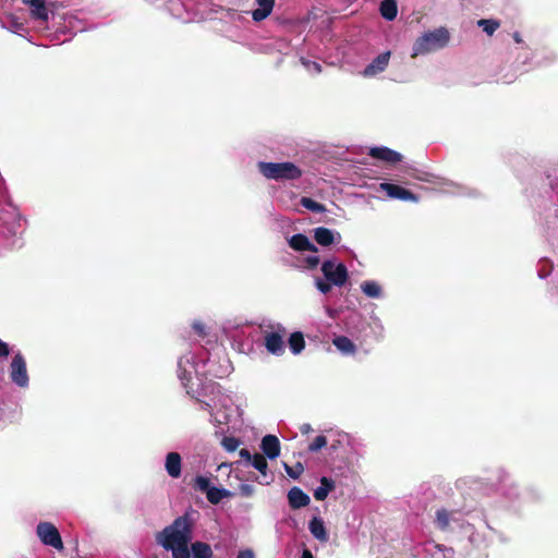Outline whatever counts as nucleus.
Masks as SVG:
<instances>
[{"label": "nucleus", "instance_id": "f257e3e1", "mask_svg": "<svg viewBox=\"0 0 558 558\" xmlns=\"http://www.w3.org/2000/svg\"><path fill=\"white\" fill-rule=\"evenodd\" d=\"M231 366L229 361L225 366H220L216 368L210 360L207 362L195 361V353L187 352L182 355L178 361V377L182 384V386L186 389V392L191 396H194L196 389L201 381L202 377L210 375L215 377H223L229 374Z\"/></svg>", "mask_w": 558, "mask_h": 558}, {"label": "nucleus", "instance_id": "f03ea898", "mask_svg": "<svg viewBox=\"0 0 558 558\" xmlns=\"http://www.w3.org/2000/svg\"><path fill=\"white\" fill-rule=\"evenodd\" d=\"M192 538L193 520L189 513L178 517L156 536L157 543L172 553V558H190Z\"/></svg>", "mask_w": 558, "mask_h": 558}, {"label": "nucleus", "instance_id": "7ed1b4c3", "mask_svg": "<svg viewBox=\"0 0 558 558\" xmlns=\"http://www.w3.org/2000/svg\"><path fill=\"white\" fill-rule=\"evenodd\" d=\"M320 270L324 278L316 277L314 283L316 289L323 294H328L333 286L343 287L349 279L347 266L335 258L324 260Z\"/></svg>", "mask_w": 558, "mask_h": 558}, {"label": "nucleus", "instance_id": "20e7f679", "mask_svg": "<svg viewBox=\"0 0 558 558\" xmlns=\"http://www.w3.org/2000/svg\"><path fill=\"white\" fill-rule=\"evenodd\" d=\"M450 39L446 27H438L423 33L413 44L411 57L425 56L445 48Z\"/></svg>", "mask_w": 558, "mask_h": 558}, {"label": "nucleus", "instance_id": "39448f33", "mask_svg": "<svg viewBox=\"0 0 558 558\" xmlns=\"http://www.w3.org/2000/svg\"><path fill=\"white\" fill-rule=\"evenodd\" d=\"M259 172L268 180L291 181L301 178L302 170L293 162H265L257 163Z\"/></svg>", "mask_w": 558, "mask_h": 558}, {"label": "nucleus", "instance_id": "423d86ee", "mask_svg": "<svg viewBox=\"0 0 558 558\" xmlns=\"http://www.w3.org/2000/svg\"><path fill=\"white\" fill-rule=\"evenodd\" d=\"M36 534L44 545L51 546L57 550L63 549L61 535L52 523L39 522L36 527Z\"/></svg>", "mask_w": 558, "mask_h": 558}, {"label": "nucleus", "instance_id": "0eeeda50", "mask_svg": "<svg viewBox=\"0 0 558 558\" xmlns=\"http://www.w3.org/2000/svg\"><path fill=\"white\" fill-rule=\"evenodd\" d=\"M10 377L16 386L21 388L28 387L29 378L26 362L21 353H16L12 359L10 365Z\"/></svg>", "mask_w": 558, "mask_h": 558}, {"label": "nucleus", "instance_id": "6e6552de", "mask_svg": "<svg viewBox=\"0 0 558 558\" xmlns=\"http://www.w3.org/2000/svg\"><path fill=\"white\" fill-rule=\"evenodd\" d=\"M287 333L284 327L278 325L276 330L267 332L265 335V347L267 351L274 355L280 356L284 352L283 338Z\"/></svg>", "mask_w": 558, "mask_h": 558}, {"label": "nucleus", "instance_id": "1a4fd4ad", "mask_svg": "<svg viewBox=\"0 0 558 558\" xmlns=\"http://www.w3.org/2000/svg\"><path fill=\"white\" fill-rule=\"evenodd\" d=\"M379 190L386 192L387 196L393 199L418 202V197L415 194L397 184L384 182L379 184Z\"/></svg>", "mask_w": 558, "mask_h": 558}, {"label": "nucleus", "instance_id": "9d476101", "mask_svg": "<svg viewBox=\"0 0 558 558\" xmlns=\"http://www.w3.org/2000/svg\"><path fill=\"white\" fill-rule=\"evenodd\" d=\"M390 51L378 54L362 72L365 77H373L384 72L389 64Z\"/></svg>", "mask_w": 558, "mask_h": 558}, {"label": "nucleus", "instance_id": "9b49d317", "mask_svg": "<svg viewBox=\"0 0 558 558\" xmlns=\"http://www.w3.org/2000/svg\"><path fill=\"white\" fill-rule=\"evenodd\" d=\"M315 241L322 246H329L333 243H340L342 240L341 234L338 231L318 227L313 230Z\"/></svg>", "mask_w": 558, "mask_h": 558}, {"label": "nucleus", "instance_id": "f8f14e48", "mask_svg": "<svg viewBox=\"0 0 558 558\" xmlns=\"http://www.w3.org/2000/svg\"><path fill=\"white\" fill-rule=\"evenodd\" d=\"M260 449L268 459L274 460L278 458L280 454V441L278 437L275 435L264 436L260 442Z\"/></svg>", "mask_w": 558, "mask_h": 558}, {"label": "nucleus", "instance_id": "ddd939ff", "mask_svg": "<svg viewBox=\"0 0 558 558\" xmlns=\"http://www.w3.org/2000/svg\"><path fill=\"white\" fill-rule=\"evenodd\" d=\"M165 470L171 478H179L182 472V458L178 452H169L165 459Z\"/></svg>", "mask_w": 558, "mask_h": 558}, {"label": "nucleus", "instance_id": "4468645a", "mask_svg": "<svg viewBox=\"0 0 558 558\" xmlns=\"http://www.w3.org/2000/svg\"><path fill=\"white\" fill-rule=\"evenodd\" d=\"M288 501L292 509H300L308 506L311 498L300 487L294 486L288 492Z\"/></svg>", "mask_w": 558, "mask_h": 558}, {"label": "nucleus", "instance_id": "2eb2a0df", "mask_svg": "<svg viewBox=\"0 0 558 558\" xmlns=\"http://www.w3.org/2000/svg\"><path fill=\"white\" fill-rule=\"evenodd\" d=\"M25 4L29 5L31 15L33 19L47 22L49 20V9L47 8L46 0H23Z\"/></svg>", "mask_w": 558, "mask_h": 558}, {"label": "nucleus", "instance_id": "dca6fc26", "mask_svg": "<svg viewBox=\"0 0 558 558\" xmlns=\"http://www.w3.org/2000/svg\"><path fill=\"white\" fill-rule=\"evenodd\" d=\"M288 243L291 248H293L294 251H298V252H303V251H310L312 253L318 252V248L310 241V239L305 234H302V233L292 235L288 240Z\"/></svg>", "mask_w": 558, "mask_h": 558}, {"label": "nucleus", "instance_id": "f3484780", "mask_svg": "<svg viewBox=\"0 0 558 558\" xmlns=\"http://www.w3.org/2000/svg\"><path fill=\"white\" fill-rule=\"evenodd\" d=\"M308 530L314 538L320 543H327L329 534L326 530L325 522L320 517H313L308 523Z\"/></svg>", "mask_w": 558, "mask_h": 558}, {"label": "nucleus", "instance_id": "a211bd4d", "mask_svg": "<svg viewBox=\"0 0 558 558\" xmlns=\"http://www.w3.org/2000/svg\"><path fill=\"white\" fill-rule=\"evenodd\" d=\"M369 156L390 163L399 162L402 158L401 154L385 146L371 148Z\"/></svg>", "mask_w": 558, "mask_h": 558}, {"label": "nucleus", "instance_id": "6ab92c4d", "mask_svg": "<svg viewBox=\"0 0 558 558\" xmlns=\"http://www.w3.org/2000/svg\"><path fill=\"white\" fill-rule=\"evenodd\" d=\"M257 9L252 11V19L255 22H260L267 19L272 12L275 0H255Z\"/></svg>", "mask_w": 558, "mask_h": 558}, {"label": "nucleus", "instance_id": "aec40b11", "mask_svg": "<svg viewBox=\"0 0 558 558\" xmlns=\"http://www.w3.org/2000/svg\"><path fill=\"white\" fill-rule=\"evenodd\" d=\"M361 291L371 299H380L383 298V288L375 280H365L360 286Z\"/></svg>", "mask_w": 558, "mask_h": 558}, {"label": "nucleus", "instance_id": "412c9836", "mask_svg": "<svg viewBox=\"0 0 558 558\" xmlns=\"http://www.w3.org/2000/svg\"><path fill=\"white\" fill-rule=\"evenodd\" d=\"M451 522L460 525L459 520L456 518L454 512H449L445 509L437 510L436 524L440 530H442V531L447 530Z\"/></svg>", "mask_w": 558, "mask_h": 558}, {"label": "nucleus", "instance_id": "4be33fe9", "mask_svg": "<svg viewBox=\"0 0 558 558\" xmlns=\"http://www.w3.org/2000/svg\"><path fill=\"white\" fill-rule=\"evenodd\" d=\"M335 488V482L331 478L323 476L320 478V485L314 490V498L323 501L327 498L329 493Z\"/></svg>", "mask_w": 558, "mask_h": 558}, {"label": "nucleus", "instance_id": "5701e85b", "mask_svg": "<svg viewBox=\"0 0 558 558\" xmlns=\"http://www.w3.org/2000/svg\"><path fill=\"white\" fill-rule=\"evenodd\" d=\"M211 547L204 542H195L191 545L190 558H211Z\"/></svg>", "mask_w": 558, "mask_h": 558}, {"label": "nucleus", "instance_id": "b1692460", "mask_svg": "<svg viewBox=\"0 0 558 558\" xmlns=\"http://www.w3.org/2000/svg\"><path fill=\"white\" fill-rule=\"evenodd\" d=\"M333 345L344 355H351L355 352L356 347L351 339L345 336H338L332 340Z\"/></svg>", "mask_w": 558, "mask_h": 558}, {"label": "nucleus", "instance_id": "393cba45", "mask_svg": "<svg viewBox=\"0 0 558 558\" xmlns=\"http://www.w3.org/2000/svg\"><path fill=\"white\" fill-rule=\"evenodd\" d=\"M381 16L387 21H393L398 14L396 0H383L379 7Z\"/></svg>", "mask_w": 558, "mask_h": 558}, {"label": "nucleus", "instance_id": "a878e982", "mask_svg": "<svg viewBox=\"0 0 558 558\" xmlns=\"http://www.w3.org/2000/svg\"><path fill=\"white\" fill-rule=\"evenodd\" d=\"M288 344H289L290 351L293 354H295V355L300 354L305 347L303 333L300 331H295V332L291 333L289 337V340H288Z\"/></svg>", "mask_w": 558, "mask_h": 558}, {"label": "nucleus", "instance_id": "bb28decb", "mask_svg": "<svg viewBox=\"0 0 558 558\" xmlns=\"http://www.w3.org/2000/svg\"><path fill=\"white\" fill-rule=\"evenodd\" d=\"M230 496V492L226 488L211 487L207 494V500L213 505H218L223 498Z\"/></svg>", "mask_w": 558, "mask_h": 558}, {"label": "nucleus", "instance_id": "cd10ccee", "mask_svg": "<svg viewBox=\"0 0 558 558\" xmlns=\"http://www.w3.org/2000/svg\"><path fill=\"white\" fill-rule=\"evenodd\" d=\"M478 27L483 29L488 36H492L500 26L496 20L482 19L477 21Z\"/></svg>", "mask_w": 558, "mask_h": 558}, {"label": "nucleus", "instance_id": "c85d7f7f", "mask_svg": "<svg viewBox=\"0 0 558 558\" xmlns=\"http://www.w3.org/2000/svg\"><path fill=\"white\" fill-rule=\"evenodd\" d=\"M301 204H302V206L304 208H306V209H308V210H311L313 213H324V211H326V207L323 204H320V203H318V202H316V201H314V199H312L310 197H302Z\"/></svg>", "mask_w": 558, "mask_h": 558}, {"label": "nucleus", "instance_id": "c756f323", "mask_svg": "<svg viewBox=\"0 0 558 558\" xmlns=\"http://www.w3.org/2000/svg\"><path fill=\"white\" fill-rule=\"evenodd\" d=\"M254 469L259 471L262 474H266L268 463L264 456L256 453L253 457V460L250 463Z\"/></svg>", "mask_w": 558, "mask_h": 558}, {"label": "nucleus", "instance_id": "7c9ffc66", "mask_svg": "<svg viewBox=\"0 0 558 558\" xmlns=\"http://www.w3.org/2000/svg\"><path fill=\"white\" fill-rule=\"evenodd\" d=\"M194 487L202 492L207 494V492L213 487L210 485V478L207 476L198 475L194 480Z\"/></svg>", "mask_w": 558, "mask_h": 558}, {"label": "nucleus", "instance_id": "2f4dec72", "mask_svg": "<svg viewBox=\"0 0 558 558\" xmlns=\"http://www.w3.org/2000/svg\"><path fill=\"white\" fill-rule=\"evenodd\" d=\"M300 62L311 74H319L322 72V65L316 61H311L304 57H301Z\"/></svg>", "mask_w": 558, "mask_h": 558}, {"label": "nucleus", "instance_id": "473e14b6", "mask_svg": "<svg viewBox=\"0 0 558 558\" xmlns=\"http://www.w3.org/2000/svg\"><path fill=\"white\" fill-rule=\"evenodd\" d=\"M327 446V438L324 435H318L315 439L308 445L307 449L310 452H318L324 447Z\"/></svg>", "mask_w": 558, "mask_h": 558}, {"label": "nucleus", "instance_id": "72a5a7b5", "mask_svg": "<svg viewBox=\"0 0 558 558\" xmlns=\"http://www.w3.org/2000/svg\"><path fill=\"white\" fill-rule=\"evenodd\" d=\"M283 466L287 474L294 480L299 478L300 475L304 472V466L301 462L295 463V465L293 466H290L289 464L284 463Z\"/></svg>", "mask_w": 558, "mask_h": 558}, {"label": "nucleus", "instance_id": "f704fd0d", "mask_svg": "<svg viewBox=\"0 0 558 558\" xmlns=\"http://www.w3.org/2000/svg\"><path fill=\"white\" fill-rule=\"evenodd\" d=\"M221 446L228 452L235 451L240 446V440L235 437H223L221 440Z\"/></svg>", "mask_w": 558, "mask_h": 558}, {"label": "nucleus", "instance_id": "c9c22d12", "mask_svg": "<svg viewBox=\"0 0 558 558\" xmlns=\"http://www.w3.org/2000/svg\"><path fill=\"white\" fill-rule=\"evenodd\" d=\"M320 263V258L316 253L308 255L304 258V264L307 269H315Z\"/></svg>", "mask_w": 558, "mask_h": 558}, {"label": "nucleus", "instance_id": "e433bc0d", "mask_svg": "<svg viewBox=\"0 0 558 558\" xmlns=\"http://www.w3.org/2000/svg\"><path fill=\"white\" fill-rule=\"evenodd\" d=\"M192 328L196 335L199 337H205L207 335V327L206 325L201 320H194L192 324Z\"/></svg>", "mask_w": 558, "mask_h": 558}, {"label": "nucleus", "instance_id": "4c0bfd02", "mask_svg": "<svg viewBox=\"0 0 558 558\" xmlns=\"http://www.w3.org/2000/svg\"><path fill=\"white\" fill-rule=\"evenodd\" d=\"M204 408L208 411H213V408L209 403H204ZM210 415H211L213 420L218 424H223V423H227V421H228L227 415H223L222 418H220L218 414H214L213 412H210Z\"/></svg>", "mask_w": 558, "mask_h": 558}, {"label": "nucleus", "instance_id": "58836bf2", "mask_svg": "<svg viewBox=\"0 0 558 558\" xmlns=\"http://www.w3.org/2000/svg\"><path fill=\"white\" fill-rule=\"evenodd\" d=\"M254 486L251 484H241L240 493L244 497H251L254 494Z\"/></svg>", "mask_w": 558, "mask_h": 558}, {"label": "nucleus", "instance_id": "ea45409f", "mask_svg": "<svg viewBox=\"0 0 558 558\" xmlns=\"http://www.w3.org/2000/svg\"><path fill=\"white\" fill-rule=\"evenodd\" d=\"M239 454H240V457H241L242 459H244L248 464L251 463V461L253 460V457H254V456H252V454H251V452H250L247 449H245V448L241 449V450H240V452H239Z\"/></svg>", "mask_w": 558, "mask_h": 558}, {"label": "nucleus", "instance_id": "a19ab883", "mask_svg": "<svg viewBox=\"0 0 558 558\" xmlns=\"http://www.w3.org/2000/svg\"><path fill=\"white\" fill-rule=\"evenodd\" d=\"M236 558H255V555L252 549H243L238 553Z\"/></svg>", "mask_w": 558, "mask_h": 558}, {"label": "nucleus", "instance_id": "79ce46f5", "mask_svg": "<svg viewBox=\"0 0 558 558\" xmlns=\"http://www.w3.org/2000/svg\"><path fill=\"white\" fill-rule=\"evenodd\" d=\"M9 347L5 342L0 340V357H7L9 355Z\"/></svg>", "mask_w": 558, "mask_h": 558}, {"label": "nucleus", "instance_id": "37998d69", "mask_svg": "<svg viewBox=\"0 0 558 558\" xmlns=\"http://www.w3.org/2000/svg\"><path fill=\"white\" fill-rule=\"evenodd\" d=\"M313 430L311 424L308 423H304L300 426V432L303 434V435H306L308 433H311Z\"/></svg>", "mask_w": 558, "mask_h": 558}, {"label": "nucleus", "instance_id": "c03bdc74", "mask_svg": "<svg viewBox=\"0 0 558 558\" xmlns=\"http://www.w3.org/2000/svg\"><path fill=\"white\" fill-rule=\"evenodd\" d=\"M415 179L420 180V181H426V182H434L430 178L432 175L427 174V173H422V174H417L414 177Z\"/></svg>", "mask_w": 558, "mask_h": 558}, {"label": "nucleus", "instance_id": "a18cd8bd", "mask_svg": "<svg viewBox=\"0 0 558 558\" xmlns=\"http://www.w3.org/2000/svg\"><path fill=\"white\" fill-rule=\"evenodd\" d=\"M438 548L444 553V558H452L453 550L451 548H441L440 546Z\"/></svg>", "mask_w": 558, "mask_h": 558}, {"label": "nucleus", "instance_id": "49530a36", "mask_svg": "<svg viewBox=\"0 0 558 558\" xmlns=\"http://www.w3.org/2000/svg\"><path fill=\"white\" fill-rule=\"evenodd\" d=\"M301 558H314V557H313V554L311 553V550H308V549H304V550L302 551V556H301Z\"/></svg>", "mask_w": 558, "mask_h": 558}, {"label": "nucleus", "instance_id": "de8ad7c7", "mask_svg": "<svg viewBox=\"0 0 558 558\" xmlns=\"http://www.w3.org/2000/svg\"><path fill=\"white\" fill-rule=\"evenodd\" d=\"M513 39L517 44H521L522 43V38H521V35L519 33H514L513 34Z\"/></svg>", "mask_w": 558, "mask_h": 558}, {"label": "nucleus", "instance_id": "09e8293b", "mask_svg": "<svg viewBox=\"0 0 558 558\" xmlns=\"http://www.w3.org/2000/svg\"><path fill=\"white\" fill-rule=\"evenodd\" d=\"M220 403L223 408H227V403L225 401H220Z\"/></svg>", "mask_w": 558, "mask_h": 558}]
</instances>
